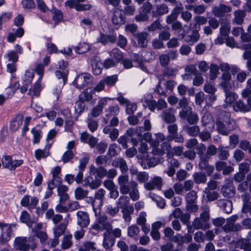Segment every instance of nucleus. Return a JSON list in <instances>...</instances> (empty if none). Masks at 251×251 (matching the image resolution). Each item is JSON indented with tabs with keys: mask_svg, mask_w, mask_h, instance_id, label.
I'll use <instances>...</instances> for the list:
<instances>
[{
	"mask_svg": "<svg viewBox=\"0 0 251 251\" xmlns=\"http://www.w3.org/2000/svg\"><path fill=\"white\" fill-rule=\"evenodd\" d=\"M140 232L139 228L134 225L130 226L128 228V235L131 237H134L137 235Z\"/></svg>",
	"mask_w": 251,
	"mask_h": 251,
	"instance_id": "nucleus-58",
	"label": "nucleus"
},
{
	"mask_svg": "<svg viewBox=\"0 0 251 251\" xmlns=\"http://www.w3.org/2000/svg\"><path fill=\"white\" fill-rule=\"evenodd\" d=\"M113 167L119 168L123 174L126 173L128 171V166L126 161L122 158H117L112 162Z\"/></svg>",
	"mask_w": 251,
	"mask_h": 251,
	"instance_id": "nucleus-21",
	"label": "nucleus"
},
{
	"mask_svg": "<svg viewBox=\"0 0 251 251\" xmlns=\"http://www.w3.org/2000/svg\"><path fill=\"white\" fill-rule=\"evenodd\" d=\"M91 64L92 72L95 75H99L102 72V67L100 59L98 56H94L91 59Z\"/></svg>",
	"mask_w": 251,
	"mask_h": 251,
	"instance_id": "nucleus-17",
	"label": "nucleus"
},
{
	"mask_svg": "<svg viewBox=\"0 0 251 251\" xmlns=\"http://www.w3.org/2000/svg\"><path fill=\"white\" fill-rule=\"evenodd\" d=\"M76 0H68L65 3V5L70 8H75L77 11H85L91 9V5L89 4H82Z\"/></svg>",
	"mask_w": 251,
	"mask_h": 251,
	"instance_id": "nucleus-13",
	"label": "nucleus"
},
{
	"mask_svg": "<svg viewBox=\"0 0 251 251\" xmlns=\"http://www.w3.org/2000/svg\"><path fill=\"white\" fill-rule=\"evenodd\" d=\"M72 238L73 236L71 234L64 236L61 244V248L62 250H67L72 246L73 244Z\"/></svg>",
	"mask_w": 251,
	"mask_h": 251,
	"instance_id": "nucleus-31",
	"label": "nucleus"
},
{
	"mask_svg": "<svg viewBox=\"0 0 251 251\" xmlns=\"http://www.w3.org/2000/svg\"><path fill=\"white\" fill-rule=\"evenodd\" d=\"M233 109L235 111H240L242 112H248L251 109V107L248 105H246L245 103L241 100H238L233 105Z\"/></svg>",
	"mask_w": 251,
	"mask_h": 251,
	"instance_id": "nucleus-30",
	"label": "nucleus"
},
{
	"mask_svg": "<svg viewBox=\"0 0 251 251\" xmlns=\"http://www.w3.org/2000/svg\"><path fill=\"white\" fill-rule=\"evenodd\" d=\"M225 95L226 99L225 101L226 106H231L238 98V96L235 93L231 91L226 93Z\"/></svg>",
	"mask_w": 251,
	"mask_h": 251,
	"instance_id": "nucleus-37",
	"label": "nucleus"
},
{
	"mask_svg": "<svg viewBox=\"0 0 251 251\" xmlns=\"http://www.w3.org/2000/svg\"><path fill=\"white\" fill-rule=\"evenodd\" d=\"M20 221L26 224V225L31 227L32 226L33 222L31 220L30 216L26 211H23L20 216Z\"/></svg>",
	"mask_w": 251,
	"mask_h": 251,
	"instance_id": "nucleus-40",
	"label": "nucleus"
},
{
	"mask_svg": "<svg viewBox=\"0 0 251 251\" xmlns=\"http://www.w3.org/2000/svg\"><path fill=\"white\" fill-rule=\"evenodd\" d=\"M193 177L194 182L197 184L203 183L206 181V176L203 173L197 172L194 174Z\"/></svg>",
	"mask_w": 251,
	"mask_h": 251,
	"instance_id": "nucleus-42",
	"label": "nucleus"
},
{
	"mask_svg": "<svg viewBox=\"0 0 251 251\" xmlns=\"http://www.w3.org/2000/svg\"><path fill=\"white\" fill-rule=\"evenodd\" d=\"M210 78L211 80L215 79L219 74V66L215 64H211L209 67Z\"/></svg>",
	"mask_w": 251,
	"mask_h": 251,
	"instance_id": "nucleus-45",
	"label": "nucleus"
},
{
	"mask_svg": "<svg viewBox=\"0 0 251 251\" xmlns=\"http://www.w3.org/2000/svg\"><path fill=\"white\" fill-rule=\"evenodd\" d=\"M148 34L146 32H142L135 34V37L137 39L138 44L141 48H145L147 46L148 41L147 37Z\"/></svg>",
	"mask_w": 251,
	"mask_h": 251,
	"instance_id": "nucleus-27",
	"label": "nucleus"
},
{
	"mask_svg": "<svg viewBox=\"0 0 251 251\" xmlns=\"http://www.w3.org/2000/svg\"><path fill=\"white\" fill-rule=\"evenodd\" d=\"M95 90L92 88L85 89L79 96V100L84 102H89L92 100Z\"/></svg>",
	"mask_w": 251,
	"mask_h": 251,
	"instance_id": "nucleus-20",
	"label": "nucleus"
},
{
	"mask_svg": "<svg viewBox=\"0 0 251 251\" xmlns=\"http://www.w3.org/2000/svg\"><path fill=\"white\" fill-rule=\"evenodd\" d=\"M185 130L187 133L192 137L197 136L200 131V129L198 126H186L185 127Z\"/></svg>",
	"mask_w": 251,
	"mask_h": 251,
	"instance_id": "nucleus-41",
	"label": "nucleus"
},
{
	"mask_svg": "<svg viewBox=\"0 0 251 251\" xmlns=\"http://www.w3.org/2000/svg\"><path fill=\"white\" fill-rule=\"evenodd\" d=\"M194 21L195 24L194 25V27L196 29H200V26L201 25H204L207 22V18L203 16H197L194 18Z\"/></svg>",
	"mask_w": 251,
	"mask_h": 251,
	"instance_id": "nucleus-43",
	"label": "nucleus"
},
{
	"mask_svg": "<svg viewBox=\"0 0 251 251\" xmlns=\"http://www.w3.org/2000/svg\"><path fill=\"white\" fill-rule=\"evenodd\" d=\"M160 148L161 150L164 151V154L167 153L168 156H171V146L168 142H164L161 144Z\"/></svg>",
	"mask_w": 251,
	"mask_h": 251,
	"instance_id": "nucleus-55",
	"label": "nucleus"
},
{
	"mask_svg": "<svg viewBox=\"0 0 251 251\" xmlns=\"http://www.w3.org/2000/svg\"><path fill=\"white\" fill-rule=\"evenodd\" d=\"M135 11V6L133 5H129L125 6L123 13L125 15L131 16L134 15Z\"/></svg>",
	"mask_w": 251,
	"mask_h": 251,
	"instance_id": "nucleus-64",
	"label": "nucleus"
},
{
	"mask_svg": "<svg viewBox=\"0 0 251 251\" xmlns=\"http://www.w3.org/2000/svg\"><path fill=\"white\" fill-rule=\"evenodd\" d=\"M202 123L203 126H206L208 124L212 125V127H214V119L212 116L209 114H205L202 118Z\"/></svg>",
	"mask_w": 251,
	"mask_h": 251,
	"instance_id": "nucleus-49",
	"label": "nucleus"
},
{
	"mask_svg": "<svg viewBox=\"0 0 251 251\" xmlns=\"http://www.w3.org/2000/svg\"><path fill=\"white\" fill-rule=\"evenodd\" d=\"M77 224L81 227H87L90 223L88 215L83 211H78L76 214Z\"/></svg>",
	"mask_w": 251,
	"mask_h": 251,
	"instance_id": "nucleus-16",
	"label": "nucleus"
},
{
	"mask_svg": "<svg viewBox=\"0 0 251 251\" xmlns=\"http://www.w3.org/2000/svg\"><path fill=\"white\" fill-rule=\"evenodd\" d=\"M15 226V225H8L3 227L1 229V234L0 235V243L1 244H4L10 240L12 227Z\"/></svg>",
	"mask_w": 251,
	"mask_h": 251,
	"instance_id": "nucleus-15",
	"label": "nucleus"
},
{
	"mask_svg": "<svg viewBox=\"0 0 251 251\" xmlns=\"http://www.w3.org/2000/svg\"><path fill=\"white\" fill-rule=\"evenodd\" d=\"M105 84L108 86L114 85L118 80V76L117 75H113L106 77L103 79Z\"/></svg>",
	"mask_w": 251,
	"mask_h": 251,
	"instance_id": "nucleus-57",
	"label": "nucleus"
},
{
	"mask_svg": "<svg viewBox=\"0 0 251 251\" xmlns=\"http://www.w3.org/2000/svg\"><path fill=\"white\" fill-rule=\"evenodd\" d=\"M119 211V208L117 206L113 207L111 205H108L105 207V213L112 216H114L117 214Z\"/></svg>",
	"mask_w": 251,
	"mask_h": 251,
	"instance_id": "nucleus-56",
	"label": "nucleus"
},
{
	"mask_svg": "<svg viewBox=\"0 0 251 251\" xmlns=\"http://www.w3.org/2000/svg\"><path fill=\"white\" fill-rule=\"evenodd\" d=\"M234 22L238 25L242 24L245 17L244 12L242 10L236 11L234 12Z\"/></svg>",
	"mask_w": 251,
	"mask_h": 251,
	"instance_id": "nucleus-50",
	"label": "nucleus"
},
{
	"mask_svg": "<svg viewBox=\"0 0 251 251\" xmlns=\"http://www.w3.org/2000/svg\"><path fill=\"white\" fill-rule=\"evenodd\" d=\"M148 151V145L144 142H142L138 148L139 154L137 157L142 160L143 161L146 162L149 166H153L156 164V161L154 158H150Z\"/></svg>",
	"mask_w": 251,
	"mask_h": 251,
	"instance_id": "nucleus-4",
	"label": "nucleus"
},
{
	"mask_svg": "<svg viewBox=\"0 0 251 251\" xmlns=\"http://www.w3.org/2000/svg\"><path fill=\"white\" fill-rule=\"evenodd\" d=\"M91 76L87 73H82L77 75L74 80L73 85L78 89L86 86L91 81Z\"/></svg>",
	"mask_w": 251,
	"mask_h": 251,
	"instance_id": "nucleus-8",
	"label": "nucleus"
},
{
	"mask_svg": "<svg viewBox=\"0 0 251 251\" xmlns=\"http://www.w3.org/2000/svg\"><path fill=\"white\" fill-rule=\"evenodd\" d=\"M203 212L201 214L200 218H196L192 222V227L196 230H205L210 227L209 220L210 216L209 209L207 206L202 207Z\"/></svg>",
	"mask_w": 251,
	"mask_h": 251,
	"instance_id": "nucleus-3",
	"label": "nucleus"
},
{
	"mask_svg": "<svg viewBox=\"0 0 251 251\" xmlns=\"http://www.w3.org/2000/svg\"><path fill=\"white\" fill-rule=\"evenodd\" d=\"M137 186L138 184L136 182L134 181H130V189L131 191H129L128 194H129L130 198L133 201L138 200L140 197Z\"/></svg>",
	"mask_w": 251,
	"mask_h": 251,
	"instance_id": "nucleus-22",
	"label": "nucleus"
},
{
	"mask_svg": "<svg viewBox=\"0 0 251 251\" xmlns=\"http://www.w3.org/2000/svg\"><path fill=\"white\" fill-rule=\"evenodd\" d=\"M41 86L39 81L36 82L29 90L28 94L32 97H38L41 90Z\"/></svg>",
	"mask_w": 251,
	"mask_h": 251,
	"instance_id": "nucleus-34",
	"label": "nucleus"
},
{
	"mask_svg": "<svg viewBox=\"0 0 251 251\" xmlns=\"http://www.w3.org/2000/svg\"><path fill=\"white\" fill-rule=\"evenodd\" d=\"M110 55L114 61L119 62L123 58V53L117 48L114 49L110 52Z\"/></svg>",
	"mask_w": 251,
	"mask_h": 251,
	"instance_id": "nucleus-44",
	"label": "nucleus"
},
{
	"mask_svg": "<svg viewBox=\"0 0 251 251\" xmlns=\"http://www.w3.org/2000/svg\"><path fill=\"white\" fill-rule=\"evenodd\" d=\"M105 194V191L103 189H100L95 193L94 199L92 197L89 198L93 210L96 214H97V210L100 209L102 204Z\"/></svg>",
	"mask_w": 251,
	"mask_h": 251,
	"instance_id": "nucleus-6",
	"label": "nucleus"
},
{
	"mask_svg": "<svg viewBox=\"0 0 251 251\" xmlns=\"http://www.w3.org/2000/svg\"><path fill=\"white\" fill-rule=\"evenodd\" d=\"M199 166L201 170L207 169V174L208 175H210L213 172V167L208 165L207 164V161L205 160H201Z\"/></svg>",
	"mask_w": 251,
	"mask_h": 251,
	"instance_id": "nucleus-53",
	"label": "nucleus"
},
{
	"mask_svg": "<svg viewBox=\"0 0 251 251\" xmlns=\"http://www.w3.org/2000/svg\"><path fill=\"white\" fill-rule=\"evenodd\" d=\"M90 49V46L86 43H80L76 48V51L79 54L86 52Z\"/></svg>",
	"mask_w": 251,
	"mask_h": 251,
	"instance_id": "nucleus-51",
	"label": "nucleus"
},
{
	"mask_svg": "<svg viewBox=\"0 0 251 251\" xmlns=\"http://www.w3.org/2000/svg\"><path fill=\"white\" fill-rule=\"evenodd\" d=\"M242 198L244 202L242 210L244 212H246L248 209L251 208V202H248L250 196L249 194H244L242 196Z\"/></svg>",
	"mask_w": 251,
	"mask_h": 251,
	"instance_id": "nucleus-52",
	"label": "nucleus"
},
{
	"mask_svg": "<svg viewBox=\"0 0 251 251\" xmlns=\"http://www.w3.org/2000/svg\"><path fill=\"white\" fill-rule=\"evenodd\" d=\"M67 227V224L61 223L55 226L53 228L54 237H59L63 235Z\"/></svg>",
	"mask_w": 251,
	"mask_h": 251,
	"instance_id": "nucleus-33",
	"label": "nucleus"
},
{
	"mask_svg": "<svg viewBox=\"0 0 251 251\" xmlns=\"http://www.w3.org/2000/svg\"><path fill=\"white\" fill-rule=\"evenodd\" d=\"M179 115L182 119L186 118L187 122L190 125L196 124L199 119L197 114L192 111V108L182 109L179 112Z\"/></svg>",
	"mask_w": 251,
	"mask_h": 251,
	"instance_id": "nucleus-7",
	"label": "nucleus"
},
{
	"mask_svg": "<svg viewBox=\"0 0 251 251\" xmlns=\"http://www.w3.org/2000/svg\"><path fill=\"white\" fill-rule=\"evenodd\" d=\"M35 236H31L28 238L25 237H17L14 241L13 246L15 249L20 251H28L29 249L35 250L37 244L34 242Z\"/></svg>",
	"mask_w": 251,
	"mask_h": 251,
	"instance_id": "nucleus-2",
	"label": "nucleus"
},
{
	"mask_svg": "<svg viewBox=\"0 0 251 251\" xmlns=\"http://www.w3.org/2000/svg\"><path fill=\"white\" fill-rule=\"evenodd\" d=\"M75 197L76 200H82L88 195L89 191L83 189L81 187H78L75 190Z\"/></svg>",
	"mask_w": 251,
	"mask_h": 251,
	"instance_id": "nucleus-36",
	"label": "nucleus"
},
{
	"mask_svg": "<svg viewBox=\"0 0 251 251\" xmlns=\"http://www.w3.org/2000/svg\"><path fill=\"white\" fill-rule=\"evenodd\" d=\"M221 192L225 197L230 198L234 196L235 187L230 180L222 188Z\"/></svg>",
	"mask_w": 251,
	"mask_h": 251,
	"instance_id": "nucleus-19",
	"label": "nucleus"
},
{
	"mask_svg": "<svg viewBox=\"0 0 251 251\" xmlns=\"http://www.w3.org/2000/svg\"><path fill=\"white\" fill-rule=\"evenodd\" d=\"M111 20L113 25H120L124 24L126 21V17L122 10L118 8L115 9L113 13Z\"/></svg>",
	"mask_w": 251,
	"mask_h": 251,
	"instance_id": "nucleus-12",
	"label": "nucleus"
},
{
	"mask_svg": "<svg viewBox=\"0 0 251 251\" xmlns=\"http://www.w3.org/2000/svg\"><path fill=\"white\" fill-rule=\"evenodd\" d=\"M162 186V179L160 176H155L148 182L144 184L145 188L148 190H152L155 189L160 190Z\"/></svg>",
	"mask_w": 251,
	"mask_h": 251,
	"instance_id": "nucleus-14",
	"label": "nucleus"
},
{
	"mask_svg": "<svg viewBox=\"0 0 251 251\" xmlns=\"http://www.w3.org/2000/svg\"><path fill=\"white\" fill-rule=\"evenodd\" d=\"M238 219L237 215H234L226 219V224L223 226V229L226 232L237 231L241 229V226L239 224H236Z\"/></svg>",
	"mask_w": 251,
	"mask_h": 251,
	"instance_id": "nucleus-9",
	"label": "nucleus"
},
{
	"mask_svg": "<svg viewBox=\"0 0 251 251\" xmlns=\"http://www.w3.org/2000/svg\"><path fill=\"white\" fill-rule=\"evenodd\" d=\"M116 40V37L114 35H105L100 33L97 38V42L105 45L108 43H114Z\"/></svg>",
	"mask_w": 251,
	"mask_h": 251,
	"instance_id": "nucleus-25",
	"label": "nucleus"
},
{
	"mask_svg": "<svg viewBox=\"0 0 251 251\" xmlns=\"http://www.w3.org/2000/svg\"><path fill=\"white\" fill-rule=\"evenodd\" d=\"M23 116L17 115L10 122L9 129L12 132L17 131L23 124Z\"/></svg>",
	"mask_w": 251,
	"mask_h": 251,
	"instance_id": "nucleus-23",
	"label": "nucleus"
},
{
	"mask_svg": "<svg viewBox=\"0 0 251 251\" xmlns=\"http://www.w3.org/2000/svg\"><path fill=\"white\" fill-rule=\"evenodd\" d=\"M61 172V168L59 166H56L53 168L52 171V175L53 179L50 183L57 185L61 182V178L58 176Z\"/></svg>",
	"mask_w": 251,
	"mask_h": 251,
	"instance_id": "nucleus-35",
	"label": "nucleus"
},
{
	"mask_svg": "<svg viewBox=\"0 0 251 251\" xmlns=\"http://www.w3.org/2000/svg\"><path fill=\"white\" fill-rule=\"evenodd\" d=\"M170 62V57L166 54H162L159 56V62L164 67L168 65Z\"/></svg>",
	"mask_w": 251,
	"mask_h": 251,
	"instance_id": "nucleus-63",
	"label": "nucleus"
},
{
	"mask_svg": "<svg viewBox=\"0 0 251 251\" xmlns=\"http://www.w3.org/2000/svg\"><path fill=\"white\" fill-rule=\"evenodd\" d=\"M92 228L97 231L106 230L107 232H110L112 230L111 224L107 221V217L105 216L98 217L96 223L92 226Z\"/></svg>",
	"mask_w": 251,
	"mask_h": 251,
	"instance_id": "nucleus-5",
	"label": "nucleus"
},
{
	"mask_svg": "<svg viewBox=\"0 0 251 251\" xmlns=\"http://www.w3.org/2000/svg\"><path fill=\"white\" fill-rule=\"evenodd\" d=\"M102 246L105 250L111 248L114 245L115 240L110 235L109 233L104 232L103 234Z\"/></svg>",
	"mask_w": 251,
	"mask_h": 251,
	"instance_id": "nucleus-26",
	"label": "nucleus"
},
{
	"mask_svg": "<svg viewBox=\"0 0 251 251\" xmlns=\"http://www.w3.org/2000/svg\"><path fill=\"white\" fill-rule=\"evenodd\" d=\"M49 150H42L40 149L37 150L35 151V156L36 159L40 160L42 158H45L49 155Z\"/></svg>",
	"mask_w": 251,
	"mask_h": 251,
	"instance_id": "nucleus-54",
	"label": "nucleus"
},
{
	"mask_svg": "<svg viewBox=\"0 0 251 251\" xmlns=\"http://www.w3.org/2000/svg\"><path fill=\"white\" fill-rule=\"evenodd\" d=\"M3 166L14 170L16 168L21 166L24 163L22 159L12 160L11 156H5L2 159Z\"/></svg>",
	"mask_w": 251,
	"mask_h": 251,
	"instance_id": "nucleus-11",
	"label": "nucleus"
},
{
	"mask_svg": "<svg viewBox=\"0 0 251 251\" xmlns=\"http://www.w3.org/2000/svg\"><path fill=\"white\" fill-rule=\"evenodd\" d=\"M230 27L229 22H226L224 24H222L220 28L221 35L224 36V38H226L230 32Z\"/></svg>",
	"mask_w": 251,
	"mask_h": 251,
	"instance_id": "nucleus-48",
	"label": "nucleus"
},
{
	"mask_svg": "<svg viewBox=\"0 0 251 251\" xmlns=\"http://www.w3.org/2000/svg\"><path fill=\"white\" fill-rule=\"evenodd\" d=\"M68 187L65 185H60L57 188L58 194L59 196L60 202H63L69 199V196L66 193Z\"/></svg>",
	"mask_w": 251,
	"mask_h": 251,
	"instance_id": "nucleus-29",
	"label": "nucleus"
},
{
	"mask_svg": "<svg viewBox=\"0 0 251 251\" xmlns=\"http://www.w3.org/2000/svg\"><path fill=\"white\" fill-rule=\"evenodd\" d=\"M84 102L79 100L76 102L75 106V110L76 113L80 114L83 111L85 107Z\"/></svg>",
	"mask_w": 251,
	"mask_h": 251,
	"instance_id": "nucleus-62",
	"label": "nucleus"
},
{
	"mask_svg": "<svg viewBox=\"0 0 251 251\" xmlns=\"http://www.w3.org/2000/svg\"><path fill=\"white\" fill-rule=\"evenodd\" d=\"M205 193L206 194V198L208 201H215L218 197V194L215 191L210 192L209 190L205 189Z\"/></svg>",
	"mask_w": 251,
	"mask_h": 251,
	"instance_id": "nucleus-61",
	"label": "nucleus"
},
{
	"mask_svg": "<svg viewBox=\"0 0 251 251\" xmlns=\"http://www.w3.org/2000/svg\"><path fill=\"white\" fill-rule=\"evenodd\" d=\"M117 181L121 193L123 195L127 194L130 190L128 176L127 175H121L118 177Z\"/></svg>",
	"mask_w": 251,
	"mask_h": 251,
	"instance_id": "nucleus-10",
	"label": "nucleus"
},
{
	"mask_svg": "<svg viewBox=\"0 0 251 251\" xmlns=\"http://www.w3.org/2000/svg\"><path fill=\"white\" fill-rule=\"evenodd\" d=\"M68 75V71L66 69L58 70L55 72L56 77L59 79H62V81L60 82L62 85H64L66 82Z\"/></svg>",
	"mask_w": 251,
	"mask_h": 251,
	"instance_id": "nucleus-39",
	"label": "nucleus"
},
{
	"mask_svg": "<svg viewBox=\"0 0 251 251\" xmlns=\"http://www.w3.org/2000/svg\"><path fill=\"white\" fill-rule=\"evenodd\" d=\"M222 205L223 206L224 210L226 213H230L231 212L232 210V203L230 201L224 200L222 201Z\"/></svg>",
	"mask_w": 251,
	"mask_h": 251,
	"instance_id": "nucleus-60",
	"label": "nucleus"
},
{
	"mask_svg": "<svg viewBox=\"0 0 251 251\" xmlns=\"http://www.w3.org/2000/svg\"><path fill=\"white\" fill-rule=\"evenodd\" d=\"M230 7L226 6L224 4H221L219 6H216L213 8L212 12L213 14L218 17H222L226 13L230 11Z\"/></svg>",
	"mask_w": 251,
	"mask_h": 251,
	"instance_id": "nucleus-24",
	"label": "nucleus"
},
{
	"mask_svg": "<svg viewBox=\"0 0 251 251\" xmlns=\"http://www.w3.org/2000/svg\"><path fill=\"white\" fill-rule=\"evenodd\" d=\"M236 126L235 121L230 118V114L227 112L221 113L216 122L217 130L223 135H228Z\"/></svg>",
	"mask_w": 251,
	"mask_h": 251,
	"instance_id": "nucleus-1",
	"label": "nucleus"
},
{
	"mask_svg": "<svg viewBox=\"0 0 251 251\" xmlns=\"http://www.w3.org/2000/svg\"><path fill=\"white\" fill-rule=\"evenodd\" d=\"M143 127L137 126L135 128H129L126 130V134L130 137L137 136L139 140L142 138Z\"/></svg>",
	"mask_w": 251,
	"mask_h": 251,
	"instance_id": "nucleus-28",
	"label": "nucleus"
},
{
	"mask_svg": "<svg viewBox=\"0 0 251 251\" xmlns=\"http://www.w3.org/2000/svg\"><path fill=\"white\" fill-rule=\"evenodd\" d=\"M162 119L167 123H174L176 121L174 115L171 112L170 110L164 111L162 114Z\"/></svg>",
	"mask_w": 251,
	"mask_h": 251,
	"instance_id": "nucleus-38",
	"label": "nucleus"
},
{
	"mask_svg": "<svg viewBox=\"0 0 251 251\" xmlns=\"http://www.w3.org/2000/svg\"><path fill=\"white\" fill-rule=\"evenodd\" d=\"M108 110L110 112L109 115L107 114L105 117L103 118V121L105 124H108L109 121V115H117L119 112V108L118 106H114L110 107L108 108Z\"/></svg>",
	"mask_w": 251,
	"mask_h": 251,
	"instance_id": "nucleus-46",
	"label": "nucleus"
},
{
	"mask_svg": "<svg viewBox=\"0 0 251 251\" xmlns=\"http://www.w3.org/2000/svg\"><path fill=\"white\" fill-rule=\"evenodd\" d=\"M197 199V192L194 190L190 191L186 196L187 202H192L196 201Z\"/></svg>",
	"mask_w": 251,
	"mask_h": 251,
	"instance_id": "nucleus-59",
	"label": "nucleus"
},
{
	"mask_svg": "<svg viewBox=\"0 0 251 251\" xmlns=\"http://www.w3.org/2000/svg\"><path fill=\"white\" fill-rule=\"evenodd\" d=\"M169 7L165 3L157 4L155 6V10L152 11L153 17H157L166 14L169 12Z\"/></svg>",
	"mask_w": 251,
	"mask_h": 251,
	"instance_id": "nucleus-18",
	"label": "nucleus"
},
{
	"mask_svg": "<svg viewBox=\"0 0 251 251\" xmlns=\"http://www.w3.org/2000/svg\"><path fill=\"white\" fill-rule=\"evenodd\" d=\"M200 35L199 33V29H195L193 30L192 33L187 35L185 41L189 44H193L197 42L200 39Z\"/></svg>",
	"mask_w": 251,
	"mask_h": 251,
	"instance_id": "nucleus-32",
	"label": "nucleus"
},
{
	"mask_svg": "<svg viewBox=\"0 0 251 251\" xmlns=\"http://www.w3.org/2000/svg\"><path fill=\"white\" fill-rule=\"evenodd\" d=\"M129 202V198L126 196H122L120 197L116 202L117 206L120 208H124L126 206Z\"/></svg>",
	"mask_w": 251,
	"mask_h": 251,
	"instance_id": "nucleus-47",
	"label": "nucleus"
}]
</instances>
